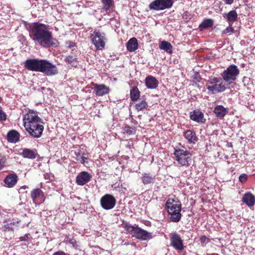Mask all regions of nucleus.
Masks as SVG:
<instances>
[{
  "instance_id": "obj_36",
  "label": "nucleus",
  "mask_w": 255,
  "mask_h": 255,
  "mask_svg": "<svg viewBox=\"0 0 255 255\" xmlns=\"http://www.w3.org/2000/svg\"><path fill=\"white\" fill-rule=\"evenodd\" d=\"M124 133H126L128 135L134 134L135 133V129L134 128L126 126L124 128Z\"/></svg>"
},
{
  "instance_id": "obj_1",
  "label": "nucleus",
  "mask_w": 255,
  "mask_h": 255,
  "mask_svg": "<svg viewBox=\"0 0 255 255\" xmlns=\"http://www.w3.org/2000/svg\"><path fill=\"white\" fill-rule=\"evenodd\" d=\"M29 35L32 39L42 47L48 48L57 46L58 41L52 36L48 26L35 22L30 26Z\"/></svg>"
},
{
  "instance_id": "obj_29",
  "label": "nucleus",
  "mask_w": 255,
  "mask_h": 255,
  "mask_svg": "<svg viewBox=\"0 0 255 255\" xmlns=\"http://www.w3.org/2000/svg\"><path fill=\"white\" fill-rule=\"evenodd\" d=\"M213 23L214 20L212 19H205L199 25V28L201 30H203L205 29L211 27L213 25Z\"/></svg>"
},
{
  "instance_id": "obj_35",
  "label": "nucleus",
  "mask_w": 255,
  "mask_h": 255,
  "mask_svg": "<svg viewBox=\"0 0 255 255\" xmlns=\"http://www.w3.org/2000/svg\"><path fill=\"white\" fill-rule=\"evenodd\" d=\"M141 179L143 183L144 184L150 183L153 180L152 177L147 173H144Z\"/></svg>"
},
{
  "instance_id": "obj_46",
  "label": "nucleus",
  "mask_w": 255,
  "mask_h": 255,
  "mask_svg": "<svg viewBox=\"0 0 255 255\" xmlns=\"http://www.w3.org/2000/svg\"><path fill=\"white\" fill-rule=\"evenodd\" d=\"M2 100L1 97L0 96V102Z\"/></svg>"
},
{
  "instance_id": "obj_17",
  "label": "nucleus",
  "mask_w": 255,
  "mask_h": 255,
  "mask_svg": "<svg viewBox=\"0 0 255 255\" xmlns=\"http://www.w3.org/2000/svg\"><path fill=\"white\" fill-rule=\"evenodd\" d=\"M190 118L191 120L198 123L203 124L206 121L203 113L199 110H194L190 112Z\"/></svg>"
},
{
  "instance_id": "obj_23",
  "label": "nucleus",
  "mask_w": 255,
  "mask_h": 255,
  "mask_svg": "<svg viewBox=\"0 0 255 255\" xmlns=\"http://www.w3.org/2000/svg\"><path fill=\"white\" fill-rule=\"evenodd\" d=\"M127 48L130 52L136 50L138 48L137 39L134 37L130 38L127 44Z\"/></svg>"
},
{
  "instance_id": "obj_15",
  "label": "nucleus",
  "mask_w": 255,
  "mask_h": 255,
  "mask_svg": "<svg viewBox=\"0 0 255 255\" xmlns=\"http://www.w3.org/2000/svg\"><path fill=\"white\" fill-rule=\"evenodd\" d=\"M92 176L87 172H81L76 177V183L81 186H83L90 181Z\"/></svg>"
},
{
  "instance_id": "obj_39",
  "label": "nucleus",
  "mask_w": 255,
  "mask_h": 255,
  "mask_svg": "<svg viewBox=\"0 0 255 255\" xmlns=\"http://www.w3.org/2000/svg\"><path fill=\"white\" fill-rule=\"evenodd\" d=\"M247 175L246 174H242L240 176H239V181L241 182H245L247 181Z\"/></svg>"
},
{
  "instance_id": "obj_30",
  "label": "nucleus",
  "mask_w": 255,
  "mask_h": 255,
  "mask_svg": "<svg viewBox=\"0 0 255 255\" xmlns=\"http://www.w3.org/2000/svg\"><path fill=\"white\" fill-rule=\"evenodd\" d=\"M103 8L107 12L110 11L113 8L114 5L113 0H101Z\"/></svg>"
},
{
  "instance_id": "obj_27",
  "label": "nucleus",
  "mask_w": 255,
  "mask_h": 255,
  "mask_svg": "<svg viewBox=\"0 0 255 255\" xmlns=\"http://www.w3.org/2000/svg\"><path fill=\"white\" fill-rule=\"evenodd\" d=\"M19 138V134L15 130H11L8 132L7 134V140L9 142L15 143L18 141Z\"/></svg>"
},
{
  "instance_id": "obj_22",
  "label": "nucleus",
  "mask_w": 255,
  "mask_h": 255,
  "mask_svg": "<svg viewBox=\"0 0 255 255\" xmlns=\"http://www.w3.org/2000/svg\"><path fill=\"white\" fill-rule=\"evenodd\" d=\"M184 137L189 143L194 144L198 140L195 132L191 130H187L185 132Z\"/></svg>"
},
{
  "instance_id": "obj_42",
  "label": "nucleus",
  "mask_w": 255,
  "mask_h": 255,
  "mask_svg": "<svg viewBox=\"0 0 255 255\" xmlns=\"http://www.w3.org/2000/svg\"><path fill=\"white\" fill-rule=\"evenodd\" d=\"M29 235H25V236L21 237L20 238L21 241H26L27 240Z\"/></svg>"
},
{
  "instance_id": "obj_34",
  "label": "nucleus",
  "mask_w": 255,
  "mask_h": 255,
  "mask_svg": "<svg viewBox=\"0 0 255 255\" xmlns=\"http://www.w3.org/2000/svg\"><path fill=\"white\" fill-rule=\"evenodd\" d=\"M147 106V103L145 100H142L141 102L135 104V108L137 111H141L146 108Z\"/></svg>"
},
{
  "instance_id": "obj_5",
  "label": "nucleus",
  "mask_w": 255,
  "mask_h": 255,
  "mask_svg": "<svg viewBox=\"0 0 255 255\" xmlns=\"http://www.w3.org/2000/svg\"><path fill=\"white\" fill-rule=\"evenodd\" d=\"M206 86L209 92L212 94L222 92L226 90L225 85L220 78H210Z\"/></svg>"
},
{
  "instance_id": "obj_32",
  "label": "nucleus",
  "mask_w": 255,
  "mask_h": 255,
  "mask_svg": "<svg viewBox=\"0 0 255 255\" xmlns=\"http://www.w3.org/2000/svg\"><path fill=\"white\" fill-rule=\"evenodd\" d=\"M140 92L138 88L136 87H133L130 90V98L132 101H136L139 97Z\"/></svg>"
},
{
  "instance_id": "obj_33",
  "label": "nucleus",
  "mask_w": 255,
  "mask_h": 255,
  "mask_svg": "<svg viewBox=\"0 0 255 255\" xmlns=\"http://www.w3.org/2000/svg\"><path fill=\"white\" fill-rule=\"evenodd\" d=\"M65 61L72 66L76 67L77 66V58L75 57L69 55L65 58Z\"/></svg>"
},
{
  "instance_id": "obj_16",
  "label": "nucleus",
  "mask_w": 255,
  "mask_h": 255,
  "mask_svg": "<svg viewBox=\"0 0 255 255\" xmlns=\"http://www.w3.org/2000/svg\"><path fill=\"white\" fill-rule=\"evenodd\" d=\"M44 194L43 192L39 188H35L31 192V198L33 203H37L38 200L40 203H42L44 201Z\"/></svg>"
},
{
  "instance_id": "obj_8",
  "label": "nucleus",
  "mask_w": 255,
  "mask_h": 255,
  "mask_svg": "<svg viewBox=\"0 0 255 255\" xmlns=\"http://www.w3.org/2000/svg\"><path fill=\"white\" fill-rule=\"evenodd\" d=\"M116 198L110 194H106L100 199V204L103 209L109 210L113 209L116 204Z\"/></svg>"
},
{
  "instance_id": "obj_38",
  "label": "nucleus",
  "mask_w": 255,
  "mask_h": 255,
  "mask_svg": "<svg viewBox=\"0 0 255 255\" xmlns=\"http://www.w3.org/2000/svg\"><path fill=\"white\" fill-rule=\"evenodd\" d=\"M234 31V28L231 26V24H230V26L227 27L223 31L224 33H233Z\"/></svg>"
},
{
  "instance_id": "obj_14",
  "label": "nucleus",
  "mask_w": 255,
  "mask_h": 255,
  "mask_svg": "<svg viewBox=\"0 0 255 255\" xmlns=\"http://www.w3.org/2000/svg\"><path fill=\"white\" fill-rule=\"evenodd\" d=\"M93 89L95 95L99 97L107 95L110 92L109 87L104 84H95Z\"/></svg>"
},
{
  "instance_id": "obj_12",
  "label": "nucleus",
  "mask_w": 255,
  "mask_h": 255,
  "mask_svg": "<svg viewBox=\"0 0 255 255\" xmlns=\"http://www.w3.org/2000/svg\"><path fill=\"white\" fill-rule=\"evenodd\" d=\"M41 59H31L25 61L24 63V67L25 69L32 71L39 72Z\"/></svg>"
},
{
  "instance_id": "obj_28",
  "label": "nucleus",
  "mask_w": 255,
  "mask_h": 255,
  "mask_svg": "<svg viewBox=\"0 0 255 255\" xmlns=\"http://www.w3.org/2000/svg\"><path fill=\"white\" fill-rule=\"evenodd\" d=\"M159 48L171 54L172 52V46L168 41H162L159 44Z\"/></svg>"
},
{
  "instance_id": "obj_25",
  "label": "nucleus",
  "mask_w": 255,
  "mask_h": 255,
  "mask_svg": "<svg viewBox=\"0 0 255 255\" xmlns=\"http://www.w3.org/2000/svg\"><path fill=\"white\" fill-rule=\"evenodd\" d=\"M223 17L230 23L234 22L237 20L238 14L236 10H232L227 13L224 14Z\"/></svg>"
},
{
  "instance_id": "obj_3",
  "label": "nucleus",
  "mask_w": 255,
  "mask_h": 255,
  "mask_svg": "<svg viewBox=\"0 0 255 255\" xmlns=\"http://www.w3.org/2000/svg\"><path fill=\"white\" fill-rule=\"evenodd\" d=\"M174 155L178 164L188 167L192 162V154L184 147L175 148Z\"/></svg>"
},
{
  "instance_id": "obj_9",
  "label": "nucleus",
  "mask_w": 255,
  "mask_h": 255,
  "mask_svg": "<svg viewBox=\"0 0 255 255\" xmlns=\"http://www.w3.org/2000/svg\"><path fill=\"white\" fill-rule=\"evenodd\" d=\"M172 5V0H155L150 3L149 8L150 9L160 10L169 8Z\"/></svg>"
},
{
  "instance_id": "obj_24",
  "label": "nucleus",
  "mask_w": 255,
  "mask_h": 255,
  "mask_svg": "<svg viewBox=\"0 0 255 255\" xmlns=\"http://www.w3.org/2000/svg\"><path fill=\"white\" fill-rule=\"evenodd\" d=\"M214 112L216 116L220 119L224 118L227 113L226 109L221 105L216 106L214 109Z\"/></svg>"
},
{
  "instance_id": "obj_11",
  "label": "nucleus",
  "mask_w": 255,
  "mask_h": 255,
  "mask_svg": "<svg viewBox=\"0 0 255 255\" xmlns=\"http://www.w3.org/2000/svg\"><path fill=\"white\" fill-rule=\"evenodd\" d=\"M171 245L177 251H182L184 249L183 241L179 235L175 232L171 233L169 235Z\"/></svg>"
},
{
  "instance_id": "obj_7",
  "label": "nucleus",
  "mask_w": 255,
  "mask_h": 255,
  "mask_svg": "<svg viewBox=\"0 0 255 255\" xmlns=\"http://www.w3.org/2000/svg\"><path fill=\"white\" fill-rule=\"evenodd\" d=\"M91 38L92 43L97 50H102L104 48L106 41L105 33L95 30L93 33L91 34Z\"/></svg>"
},
{
  "instance_id": "obj_21",
  "label": "nucleus",
  "mask_w": 255,
  "mask_h": 255,
  "mask_svg": "<svg viewBox=\"0 0 255 255\" xmlns=\"http://www.w3.org/2000/svg\"><path fill=\"white\" fill-rule=\"evenodd\" d=\"M21 154L23 157L29 159H35L38 155L36 150L26 148L22 149Z\"/></svg>"
},
{
  "instance_id": "obj_45",
  "label": "nucleus",
  "mask_w": 255,
  "mask_h": 255,
  "mask_svg": "<svg viewBox=\"0 0 255 255\" xmlns=\"http://www.w3.org/2000/svg\"><path fill=\"white\" fill-rule=\"evenodd\" d=\"M28 188V187L26 185H24L23 186H22L20 188V190H22V189H26Z\"/></svg>"
},
{
  "instance_id": "obj_44",
  "label": "nucleus",
  "mask_w": 255,
  "mask_h": 255,
  "mask_svg": "<svg viewBox=\"0 0 255 255\" xmlns=\"http://www.w3.org/2000/svg\"><path fill=\"white\" fill-rule=\"evenodd\" d=\"M4 166L3 163H2L1 159H0V170Z\"/></svg>"
},
{
  "instance_id": "obj_18",
  "label": "nucleus",
  "mask_w": 255,
  "mask_h": 255,
  "mask_svg": "<svg viewBox=\"0 0 255 255\" xmlns=\"http://www.w3.org/2000/svg\"><path fill=\"white\" fill-rule=\"evenodd\" d=\"M17 180L18 177L15 174H10L6 177L4 183L7 187L11 188L16 184Z\"/></svg>"
},
{
  "instance_id": "obj_20",
  "label": "nucleus",
  "mask_w": 255,
  "mask_h": 255,
  "mask_svg": "<svg viewBox=\"0 0 255 255\" xmlns=\"http://www.w3.org/2000/svg\"><path fill=\"white\" fill-rule=\"evenodd\" d=\"M169 216L170 220L175 223L178 222L181 218V210L178 209L174 211L169 210L167 212Z\"/></svg>"
},
{
  "instance_id": "obj_10",
  "label": "nucleus",
  "mask_w": 255,
  "mask_h": 255,
  "mask_svg": "<svg viewBox=\"0 0 255 255\" xmlns=\"http://www.w3.org/2000/svg\"><path fill=\"white\" fill-rule=\"evenodd\" d=\"M39 72L48 76H51L57 73V69L55 65L46 60L41 59Z\"/></svg>"
},
{
  "instance_id": "obj_6",
  "label": "nucleus",
  "mask_w": 255,
  "mask_h": 255,
  "mask_svg": "<svg viewBox=\"0 0 255 255\" xmlns=\"http://www.w3.org/2000/svg\"><path fill=\"white\" fill-rule=\"evenodd\" d=\"M239 73L240 70L238 67L232 64L224 71L221 74V76L225 82L230 84L236 80Z\"/></svg>"
},
{
  "instance_id": "obj_19",
  "label": "nucleus",
  "mask_w": 255,
  "mask_h": 255,
  "mask_svg": "<svg viewBox=\"0 0 255 255\" xmlns=\"http://www.w3.org/2000/svg\"><path fill=\"white\" fill-rule=\"evenodd\" d=\"M146 86L151 89H155L158 85V80L152 76H148L145 79Z\"/></svg>"
},
{
  "instance_id": "obj_31",
  "label": "nucleus",
  "mask_w": 255,
  "mask_h": 255,
  "mask_svg": "<svg viewBox=\"0 0 255 255\" xmlns=\"http://www.w3.org/2000/svg\"><path fill=\"white\" fill-rule=\"evenodd\" d=\"M19 221L17 220H12L10 223L5 224L4 226V229L8 231L13 230L14 227H18Z\"/></svg>"
},
{
  "instance_id": "obj_2",
  "label": "nucleus",
  "mask_w": 255,
  "mask_h": 255,
  "mask_svg": "<svg viewBox=\"0 0 255 255\" xmlns=\"http://www.w3.org/2000/svg\"><path fill=\"white\" fill-rule=\"evenodd\" d=\"M23 124L25 130L34 138L41 137L44 130L43 120L37 112L28 110L23 115Z\"/></svg>"
},
{
  "instance_id": "obj_4",
  "label": "nucleus",
  "mask_w": 255,
  "mask_h": 255,
  "mask_svg": "<svg viewBox=\"0 0 255 255\" xmlns=\"http://www.w3.org/2000/svg\"><path fill=\"white\" fill-rule=\"evenodd\" d=\"M124 229L133 237L142 241L152 238L151 233L142 229L135 225L132 226L126 223L124 226Z\"/></svg>"
},
{
  "instance_id": "obj_41",
  "label": "nucleus",
  "mask_w": 255,
  "mask_h": 255,
  "mask_svg": "<svg viewBox=\"0 0 255 255\" xmlns=\"http://www.w3.org/2000/svg\"><path fill=\"white\" fill-rule=\"evenodd\" d=\"M87 158L85 156H80L78 159L81 163L84 164L87 162Z\"/></svg>"
},
{
  "instance_id": "obj_26",
  "label": "nucleus",
  "mask_w": 255,
  "mask_h": 255,
  "mask_svg": "<svg viewBox=\"0 0 255 255\" xmlns=\"http://www.w3.org/2000/svg\"><path fill=\"white\" fill-rule=\"evenodd\" d=\"M243 201L248 206H251L254 205L255 202V198L254 196L250 193H246L243 198Z\"/></svg>"
},
{
  "instance_id": "obj_40",
  "label": "nucleus",
  "mask_w": 255,
  "mask_h": 255,
  "mask_svg": "<svg viewBox=\"0 0 255 255\" xmlns=\"http://www.w3.org/2000/svg\"><path fill=\"white\" fill-rule=\"evenodd\" d=\"M200 241L201 243H207L209 242V239L205 236H202L200 238Z\"/></svg>"
},
{
  "instance_id": "obj_37",
  "label": "nucleus",
  "mask_w": 255,
  "mask_h": 255,
  "mask_svg": "<svg viewBox=\"0 0 255 255\" xmlns=\"http://www.w3.org/2000/svg\"><path fill=\"white\" fill-rule=\"evenodd\" d=\"M65 45L67 48H73L76 46L75 43L71 41H66L65 42Z\"/></svg>"
},
{
  "instance_id": "obj_43",
  "label": "nucleus",
  "mask_w": 255,
  "mask_h": 255,
  "mask_svg": "<svg viewBox=\"0 0 255 255\" xmlns=\"http://www.w3.org/2000/svg\"><path fill=\"white\" fill-rule=\"evenodd\" d=\"M234 0H224L225 2L228 4H231L233 3Z\"/></svg>"
},
{
  "instance_id": "obj_13",
  "label": "nucleus",
  "mask_w": 255,
  "mask_h": 255,
  "mask_svg": "<svg viewBox=\"0 0 255 255\" xmlns=\"http://www.w3.org/2000/svg\"><path fill=\"white\" fill-rule=\"evenodd\" d=\"M167 211L169 210H181V204L177 198H169L165 204Z\"/></svg>"
}]
</instances>
